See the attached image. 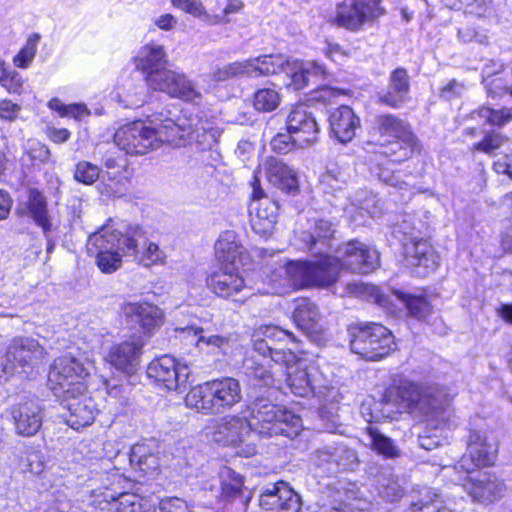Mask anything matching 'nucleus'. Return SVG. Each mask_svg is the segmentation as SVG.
Wrapping results in <instances>:
<instances>
[{
    "instance_id": "f704fd0d",
    "label": "nucleus",
    "mask_w": 512,
    "mask_h": 512,
    "mask_svg": "<svg viewBox=\"0 0 512 512\" xmlns=\"http://www.w3.org/2000/svg\"><path fill=\"white\" fill-rule=\"evenodd\" d=\"M123 166V163H118L114 158H107L105 160V167L108 171L103 176V181L98 187L102 195L121 197L128 191V180L120 175Z\"/></svg>"
},
{
    "instance_id": "052dcab7",
    "label": "nucleus",
    "mask_w": 512,
    "mask_h": 512,
    "mask_svg": "<svg viewBox=\"0 0 512 512\" xmlns=\"http://www.w3.org/2000/svg\"><path fill=\"white\" fill-rule=\"evenodd\" d=\"M477 115L492 125L502 126L512 121V108L494 110L489 107H481L477 111Z\"/></svg>"
},
{
    "instance_id": "58836bf2",
    "label": "nucleus",
    "mask_w": 512,
    "mask_h": 512,
    "mask_svg": "<svg viewBox=\"0 0 512 512\" xmlns=\"http://www.w3.org/2000/svg\"><path fill=\"white\" fill-rule=\"evenodd\" d=\"M334 229L331 222L320 219L315 221L313 231L303 232L301 240L306 244L307 249L313 255H323L324 248L330 247V240L333 237Z\"/></svg>"
},
{
    "instance_id": "de8ad7c7",
    "label": "nucleus",
    "mask_w": 512,
    "mask_h": 512,
    "mask_svg": "<svg viewBox=\"0 0 512 512\" xmlns=\"http://www.w3.org/2000/svg\"><path fill=\"white\" fill-rule=\"evenodd\" d=\"M171 4L193 17L203 19L210 25L221 24L225 21L223 16L207 13L201 0H171Z\"/></svg>"
},
{
    "instance_id": "7c9ffc66",
    "label": "nucleus",
    "mask_w": 512,
    "mask_h": 512,
    "mask_svg": "<svg viewBox=\"0 0 512 512\" xmlns=\"http://www.w3.org/2000/svg\"><path fill=\"white\" fill-rule=\"evenodd\" d=\"M265 172L268 182L274 187L292 193L298 189V178L296 173L279 158L269 157L260 166Z\"/></svg>"
},
{
    "instance_id": "4be33fe9",
    "label": "nucleus",
    "mask_w": 512,
    "mask_h": 512,
    "mask_svg": "<svg viewBox=\"0 0 512 512\" xmlns=\"http://www.w3.org/2000/svg\"><path fill=\"white\" fill-rule=\"evenodd\" d=\"M278 205L261 189L255 188L249 205L250 224L261 237L272 234L277 219Z\"/></svg>"
},
{
    "instance_id": "c756f323",
    "label": "nucleus",
    "mask_w": 512,
    "mask_h": 512,
    "mask_svg": "<svg viewBox=\"0 0 512 512\" xmlns=\"http://www.w3.org/2000/svg\"><path fill=\"white\" fill-rule=\"evenodd\" d=\"M283 73L289 79L285 85L298 91L305 88L311 79H320L325 74V68L316 62H303L289 57Z\"/></svg>"
},
{
    "instance_id": "bb28decb",
    "label": "nucleus",
    "mask_w": 512,
    "mask_h": 512,
    "mask_svg": "<svg viewBox=\"0 0 512 512\" xmlns=\"http://www.w3.org/2000/svg\"><path fill=\"white\" fill-rule=\"evenodd\" d=\"M371 293L375 294L376 301L380 306L388 307L392 303L393 298L402 304L408 311V314L417 319L424 321L432 313V306L425 296L412 295L400 290H392L389 296L380 295L376 287H371Z\"/></svg>"
},
{
    "instance_id": "4468645a",
    "label": "nucleus",
    "mask_w": 512,
    "mask_h": 512,
    "mask_svg": "<svg viewBox=\"0 0 512 512\" xmlns=\"http://www.w3.org/2000/svg\"><path fill=\"white\" fill-rule=\"evenodd\" d=\"M398 233L401 238L405 261L411 267H423L433 271L439 264V257L427 240L419 236L415 228H409L406 220L399 226Z\"/></svg>"
},
{
    "instance_id": "f3484780",
    "label": "nucleus",
    "mask_w": 512,
    "mask_h": 512,
    "mask_svg": "<svg viewBox=\"0 0 512 512\" xmlns=\"http://www.w3.org/2000/svg\"><path fill=\"white\" fill-rule=\"evenodd\" d=\"M380 0H345L337 7L334 23L351 31H358L362 26L379 17L382 9Z\"/></svg>"
},
{
    "instance_id": "39448f33",
    "label": "nucleus",
    "mask_w": 512,
    "mask_h": 512,
    "mask_svg": "<svg viewBox=\"0 0 512 512\" xmlns=\"http://www.w3.org/2000/svg\"><path fill=\"white\" fill-rule=\"evenodd\" d=\"M314 261H289L273 271L269 278L270 289L263 293L283 294L291 288L309 286L327 287L339 277L340 265L330 255H315Z\"/></svg>"
},
{
    "instance_id": "f03ea898",
    "label": "nucleus",
    "mask_w": 512,
    "mask_h": 512,
    "mask_svg": "<svg viewBox=\"0 0 512 512\" xmlns=\"http://www.w3.org/2000/svg\"><path fill=\"white\" fill-rule=\"evenodd\" d=\"M95 372L91 352L78 350L57 357L50 366L48 384L53 394L62 400L67 413V425L74 430L91 425L98 413L96 403L87 395V379Z\"/></svg>"
},
{
    "instance_id": "3c124183",
    "label": "nucleus",
    "mask_w": 512,
    "mask_h": 512,
    "mask_svg": "<svg viewBox=\"0 0 512 512\" xmlns=\"http://www.w3.org/2000/svg\"><path fill=\"white\" fill-rule=\"evenodd\" d=\"M41 36L38 33L29 35L24 46L13 57V64L17 68L27 69L32 64Z\"/></svg>"
},
{
    "instance_id": "864d4df0",
    "label": "nucleus",
    "mask_w": 512,
    "mask_h": 512,
    "mask_svg": "<svg viewBox=\"0 0 512 512\" xmlns=\"http://www.w3.org/2000/svg\"><path fill=\"white\" fill-rule=\"evenodd\" d=\"M412 512H452L442 498L433 491H427L420 501L412 504Z\"/></svg>"
},
{
    "instance_id": "37998d69",
    "label": "nucleus",
    "mask_w": 512,
    "mask_h": 512,
    "mask_svg": "<svg viewBox=\"0 0 512 512\" xmlns=\"http://www.w3.org/2000/svg\"><path fill=\"white\" fill-rule=\"evenodd\" d=\"M28 211L34 222L47 234L51 230V222L47 212L45 197L37 190H31L28 198Z\"/></svg>"
},
{
    "instance_id": "603ef678",
    "label": "nucleus",
    "mask_w": 512,
    "mask_h": 512,
    "mask_svg": "<svg viewBox=\"0 0 512 512\" xmlns=\"http://www.w3.org/2000/svg\"><path fill=\"white\" fill-rule=\"evenodd\" d=\"M48 107L59 113L61 117H71L76 121H82L90 115V111L84 104L65 105L60 99L52 98L48 102Z\"/></svg>"
},
{
    "instance_id": "8fccbe9b",
    "label": "nucleus",
    "mask_w": 512,
    "mask_h": 512,
    "mask_svg": "<svg viewBox=\"0 0 512 512\" xmlns=\"http://www.w3.org/2000/svg\"><path fill=\"white\" fill-rule=\"evenodd\" d=\"M280 102V93L275 88H261L254 93L253 106L259 112L274 111Z\"/></svg>"
},
{
    "instance_id": "680f3d73",
    "label": "nucleus",
    "mask_w": 512,
    "mask_h": 512,
    "mask_svg": "<svg viewBox=\"0 0 512 512\" xmlns=\"http://www.w3.org/2000/svg\"><path fill=\"white\" fill-rule=\"evenodd\" d=\"M487 93L490 97L496 98L506 94L511 95V81L504 78L502 75H495L494 77H485L483 80Z\"/></svg>"
},
{
    "instance_id": "6ab92c4d",
    "label": "nucleus",
    "mask_w": 512,
    "mask_h": 512,
    "mask_svg": "<svg viewBox=\"0 0 512 512\" xmlns=\"http://www.w3.org/2000/svg\"><path fill=\"white\" fill-rule=\"evenodd\" d=\"M340 270L345 267L355 273L367 274L379 266V253L366 244L352 240L337 249Z\"/></svg>"
},
{
    "instance_id": "ddd939ff",
    "label": "nucleus",
    "mask_w": 512,
    "mask_h": 512,
    "mask_svg": "<svg viewBox=\"0 0 512 512\" xmlns=\"http://www.w3.org/2000/svg\"><path fill=\"white\" fill-rule=\"evenodd\" d=\"M458 481L473 503L490 505L506 494L504 481L488 472H458Z\"/></svg>"
},
{
    "instance_id": "a211bd4d",
    "label": "nucleus",
    "mask_w": 512,
    "mask_h": 512,
    "mask_svg": "<svg viewBox=\"0 0 512 512\" xmlns=\"http://www.w3.org/2000/svg\"><path fill=\"white\" fill-rule=\"evenodd\" d=\"M209 290L220 298L237 300V296H247L253 286L236 267H222L206 278Z\"/></svg>"
},
{
    "instance_id": "7ed1b4c3",
    "label": "nucleus",
    "mask_w": 512,
    "mask_h": 512,
    "mask_svg": "<svg viewBox=\"0 0 512 512\" xmlns=\"http://www.w3.org/2000/svg\"><path fill=\"white\" fill-rule=\"evenodd\" d=\"M87 251L95 256L97 266L104 273L118 270L124 257L146 267L163 263L166 257L156 243L146 241L139 226H129L122 232L105 225L89 236Z\"/></svg>"
},
{
    "instance_id": "a878e982",
    "label": "nucleus",
    "mask_w": 512,
    "mask_h": 512,
    "mask_svg": "<svg viewBox=\"0 0 512 512\" xmlns=\"http://www.w3.org/2000/svg\"><path fill=\"white\" fill-rule=\"evenodd\" d=\"M215 257L222 267L244 266L249 263L250 255L242 245L239 236L232 230L223 231L215 242Z\"/></svg>"
},
{
    "instance_id": "5fc2aeb1",
    "label": "nucleus",
    "mask_w": 512,
    "mask_h": 512,
    "mask_svg": "<svg viewBox=\"0 0 512 512\" xmlns=\"http://www.w3.org/2000/svg\"><path fill=\"white\" fill-rule=\"evenodd\" d=\"M258 336L262 337L265 341H268L271 345L278 347V344L295 342V336L284 329L274 325H264L256 329Z\"/></svg>"
},
{
    "instance_id": "4d7b16f0",
    "label": "nucleus",
    "mask_w": 512,
    "mask_h": 512,
    "mask_svg": "<svg viewBox=\"0 0 512 512\" xmlns=\"http://www.w3.org/2000/svg\"><path fill=\"white\" fill-rule=\"evenodd\" d=\"M358 494L359 492L355 485H352L346 491L344 508H332L324 512H368L370 502L360 498Z\"/></svg>"
},
{
    "instance_id": "9b49d317",
    "label": "nucleus",
    "mask_w": 512,
    "mask_h": 512,
    "mask_svg": "<svg viewBox=\"0 0 512 512\" xmlns=\"http://www.w3.org/2000/svg\"><path fill=\"white\" fill-rule=\"evenodd\" d=\"M352 336L351 351L369 361L380 360L396 349L393 334L381 324L359 328Z\"/></svg>"
},
{
    "instance_id": "79ce46f5",
    "label": "nucleus",
    "mask_w": 512,
    "mask_h": 512,
    "mask_svg": "<svg viewBox=\"0 0 512 512\" xmlns=\"http://www.w3.org/2000/svg\"><path fill=\"white\" fill-rule=\"evenodd\" d=\"M168 95L194 104H200L203 99L201 91L196 88L195 84L184 73L178 71L175 81L169 88Z\"/></svg>"
},
{
    "instance_id": "20e7f679",
    "label": "nucleus",
    "mask_w": 512,
    "mask_h": 512,
    "mask_svg": "<svg viewBox=\"0 0 512 512\" xmlns=\"http://www.w3.org/2000/svg\"><path fill=\"white\" fill-rule=\"evenodd\" d=\"M453 396L438 385L423 387L407 379H401L388 387L383 400L402 413L424 416L427 421L444 422L449 416Z\"/></svg>"
},
{
    "instance_id": "4c0bfd02",
    "label": "nucleus",
    "mask_w": 512,
    "mask_h": 512,
    "mask_svg": "<svg viewBox=\"0 0 512 512\" xmlns=\"http://www.w3.org/2000/svg\"><path fill=\"white\" fill-rule=\"evenodd\" d=\"M181 331L194 337L198 350L209 354H226L230 349V338L223 335H206L203 328L186 327Z\"/></svg>"
},
{
    "instance_id": "c85d7f7f",
    "label": "nucleus",
    "mask_w": 512,
    "mask_h": 512,
    "mask_svg": "<svg viewBox=\"0 0 512 512\" xmlns=\"http://www.w3.org/2000/svg\"><path fill=\"white\" fill-rule=\"evenodd\" d=\"M9 413L17 435L34 436L42 426V410L36 403L24 402L13 405Z\"/></svg>"
},
{
    "instance_id": "aec40b11",
    "label": "nucleus",
    "mask_w": 512,
    "mask_h": 512,
    "mask_svg": "<svg viewBox=\"0 0 512 512\" xmlns=\"http://www.w3.org/2000/svg\"><path fill=\"white\" fill-rule=\"evenodd\" d=\"M497 454L496 445L489 441L484 432L472 431L468 439L467 453L454 466L457 472H472L480 467L494 464Z\"/></svg>"
},
{
    "instance_id": "bf43d9fd",
    "label": "nucleus",
    "mask_w": 512,
    "mask_h": 512,
    "mask_svg": "<svg viewBox=\"0 0 512 512\" xmlns=\"http://www.w3.org/2000/svg\"><path fill=\"white\" fill-rule=\"evenodd\" d=\"M100 177V168L88 161H80L76 164L74 178L85 185L93 184Z\"/></svg>"
},
{
    "instance_id": "a18cd8bd",
    "label": "nucleus",
    "mask_w": 512,
    "mask_h": 512,
    "mask_svg": "<svg viewBox=\"0 0 512 512\" xmlns=\"http://www.w3.org/2000/svg\"><path fill=\"white\" fill-rule=\"evenodd\" d=\"M375 166L372 168L376 176L387 185L403 189L408 185L406 181L402 180V171L395 170L392 166L396 162H391L387 158L379 157L375 154Z\"/></svg>"
},
{
    "instance_id": "cd10ccee",
    "label": "nucleus",
    "mask_w": 512,
    "mask_h": 512,
    "mask_svg": "<svg viewBox=\"0 0 512 512\" xmlns=\"http://www.w3.org/2000/svg\"><path fill=\"white\" fill-rule=\"evenodd\" d=\"M161 450L155 440H145L134 444L129 453L130 465L144 475L152 476L162 465Z\"/></svg>"
},
{
    "instance_id": "338daca9",
    "label": "nucleus",
    "mask_w": 512,
    "mask_h": 512,
    "mask_svg": "<svg viewBox=\"0 0 512 512\" xmlns=\"http://www.w3.org/2000/svg\"><path fill=\"white\" fill-rule=\"evenodd\" d=\"M507 141L508 139L501 134L493 133L487 135L482 141L475 144L474 148L484 153H491L494 150L504 146Z\"/></svg>"
},
{
    "instance_id": "c03bdc74",
    "label": "nucleus",
    "mask_w": 512,
    "mask_h": 512,
    "mask_svg": "<svg viewBox=\"0 0 512 512\" xmlns=\"http://www.w3.org/2000/svg\"><path fill=\"white\" fill-rule=\"evenodd\" d=\"M253 345L254 350L262 355L264 358L270 357V359L278 364L289 363L294 360L295 354L291 349H284L282 347H276L271 345L268 341L258 336V331L255 330L253 334Z\"/></svg>"
},
{
    "instance_id": "f8f14e48",
    "label": "nucleus",
    "mask_w": 512,
    "mask_h": 512,
    "mask_svg": "<svg viewBox=\"0 0 512 512\" xmlns=\"http://www.w3.org/2000/svg\"><path fill=\"white\" fill-rule=\"evenodd\" d=\"M147 376L161 384L166 390L185 392L192 383L190 365L170 355L152 360L147 367Z\"/></svg>"
},
{
    "instance_id": "2f4dec72",
    "label": "nucleus",
    "mask_w": 512,
    "mask_h": 512,
    "mask_svg": "<svg viewBox=\"0 0 512 512\" xmlns=\"http://www.w3.org/2000/svg\"><path fill=\"white\" fill-rule=\"evenodd\" d=\"M372 144L379 147V150L376 151L377 156L397 163L409 159L419 149L415 135H411L409 138L406 136L399 139L373 140L368 142V146Z\"/></svg>"
},
{
    "instance_id": "69168bd1",
    "label": "nucleus",
    "mask_w": 512,
    "mask_h": 512,
    "mask_svg": "<svg viewBox=\"0 0 512 512\" xmlns=\"http://www.w3.org/2000/svg\"><path fill=\"white\" fill-rule=\"evenodd\" d=\"M380 495L389 502H396L404 495V489L395 479H388L380 488Z\"/></svg>"
},
{
    "instance_id": "473e14b6",
    "label": "nucleus",
    "mask_w": 512,
    "mask_h": 512,
    "mask_svg": "<svg viewBox=\"0 0 512 512\" xmlns=\"http://www.w3.org/2000/svg\"><path fill=\"white\" fill-rule=\"evenodd\" d=\"M329 122L332 134L342 143L351 141L360 125L359 118L350 107L345 105L338 107L331 113Z\"/></svg>"
},
{
    "instance_id": "c9c22d12",
    "label": "nucleus",
    "mask_w": 512,
    "mask_h": 512,
    "mask_svg": "<svg viewBox=\"0 0 512 512\" xmlns=\"http://www.w3.org/2000/svg\"><path fill=\"white\" fill-rule=\"evenodd\" d=\"M410 90L409 76L405 69H395L389 77L387 91L381 96L386 105L398 108L406 102Z\"/></svg>"
},
{
    "instance_id": "49530a36",
    "label": "nucleus",
    "mask_w": 512,
    "mask_h": 512,
    "mask_svg": "<svg viewBox=\"0 0 512 512\" xmlns=\"http://www.w3.org/2000/svg\"><path fill=\"white\" fill-rule=\"evenodd\" d=\"M221 495L225 499H236L242 495L243 477L229 467H223L219 472Z\"/></svg>"
},
{
    "instance_id": "72a5a7b5",
    "label": "nucleus",
    "mask_w": 512,
    "mask_h": 512,
    "mask_svg": "<svg viewBox=\"0 0 512 512\" xmlns=\"http://www.w3.org/2000/svg\"><path fill=\"white\" fill-rule=\"evenodd\" d=\"M168 59L164 47L151 42L143 45L135 56L136 68L145 74V79L154 72L164 69Z\"/></svg>"
},
{
    "instance_id": "6e6552de",
    "label": "nucleus",
    "mask_w": 512,
    "mask_h": 512,
    "mask_svg": "<svg viewBox=\"0 0 512 512\" xmlns=\"http://www.w3.org/2000/svg\"><path fill=\"white\" fill-rule=\"evenodd\" d=\"M254 431L246 411L226 415L218 419L213 427H207V435L222 445L232 446L245 457L256 453V446L250 438Z\"/></svg>"
},
{
    "instance_id": "1a4fd4ad",
    "label": "nucleus",
    "mask_w": 512,
    "mask_h": 512,
    "mask_svg": "<svg viewBox=\"0 0 512 512\" xmlns=\"http://www.w3.org/2000/svg\"><path fill=\"white\" fill-rule=\"evenodd\" d=\"M126 482V478L116 469L111 474L109 486L101 493H94L93 504L103 512H155L156 502L152 498L116 491L117 488H124Z\"/></svg>"
},
{
    "instance_id": "412c9836",
    "label": "nucleus",
    "mask_w": 512,
    "mask_h": 512,
    "mask_svg": "<svg viewBox=\"0 0 512 512\" xmlns=\"http://www.w3.org/2000/svg\"><path fill=\"white\" fill-rule=\"evenodd\" d=\"M286 127L298 148L309 147L318 140L320 132L318 123L305 105H296L291 109L287 116Z\"/></svg>"
},
{
    "instance_id": "9d476101",
    "label": "nucleus",
    "mask_w": 512,
    "mask_h": 512,
    "mask_svg": "<svg viewBox=\"0 0 512 512\" xmlns=\"http://www.w3.org/2000/svg\"><path fill=\"white\" fill-rule=\"evenodd\" d=\"M45 348L32 337L12 340L5 355H0V378L16 373L28 374L45 358Z\"/></svg>"
},
{
    "instance_id": "ea45409f",
    "label": "nucleus",
    "mask_w": 512,
    "mask_h": 512,
    "mask_svg": "<svg viewBox=\"0 0 512 512\" xmlns=\"http://www.w3.org/2000/svg\"><path fill=\"white\" fill-rule=\"evenodd\" d=\"M414 135L409 125L400 118L391 115H380L376 119L374 140L383 141L384 139H399Z\"/></svg>"
},
{
    "instance_id": "423d86ee",
    "label": "nucleus",
    "mask_w": 512,
    "mask_h": 512,
    "mask_svg": "<svg viewBox=\"0 0 512 512\" xmlns=\"http://www.w3.org/2000/svg\"><path fill=\"white\" fill-rule=\"evenodd\" d=\"M241 400L240 382L232 377H222L193 387L185 397V404L204 415H214L232 409Z\"/></svg>"
},
{
    "instance_id": "6e6d98bb",
    "label": "nucleus",
    "mask_w": 512,
    "mask_h": 512,
    "mask_svg": "<svg viewBox=\"0 0 512 512\" xmlns=\"http://www.w3.org/2000/svg\"><path fill=\"white\" fill-rule=\"evenodd\" d=\"M177 77V71L164 68L158 72H154L146 78V84L154 91H160L169 94V88Z\"/></svg>"
},
{
    "instance_id": "a19ab883",
    "label": "nucleus",
    "mask_w": 512,
    "mask_h": 512,
    "mask_svg": "<svg viewBox=\"0 0 512 512\" xmlns=\"http://www.w3.org/2000/svg\"><path fill=\"white\" fill-rule=\"evenodd\" d=\"M331 455V467L333 470L353 469L357 464V455L354 450L344 445H325L318 449V456Z\"/></svg>"
},
{
    "instance_id": "e433bc0d",
    "label": "nucleus",
    "mask_w": 512,
    "mask_h": 512,
    "mask_svg": "<svg viewBox=\"0 0 512 512\" xmlns=\"http://www.w3.org/2000/svg\"><path fill=\"white\" fill-rule=\"evenodd\" d=\"M289 56L262 55L245 60L246 76L257 77L283 73Z\"/></svg>"
},
{
    "instance_id": "5701e85b",
    "label": "nucleus",
    "mask_w": 512,
    "mask_h": 512,
    "mask_svg": "<svg viewBox=\"0 0 512 512\" xmlns=\"http://www.w3.org/2000/svg\"><path fill=\"white\" fill-rule=\"evenodd\" d=\"M144 341L141 336H132L114 344L108 350L105 361L116 370L132 375L140 364Z\"/></svg>"
},
{
    "instance_id": "09e8293b",
    "label": "nucleus",
    "mask_w": 512,
    "mask_h": 512,
    "mask_svg": "<svg viewBox=\"0 0 512 512\" xmlns=\"http://www.w3.org/2000/svg\"><path fill=\"white\" fill-rule=\"evenodd\" d=\"M366 433L372 450L386 458L399 456L400 451L392 439L386 437L376 427L368 426Z\"/></svg>"
},
{
    "instance_id": "b1692460",
    "label": "nucleus",
    "mask_w": 512,
    "mask_h": 512,
    "mask_svg": "<svg viewBox=\"0 0 512 512\" xmlns=\"http://www.w3.org/2000/svg\"><path fill=\"white\" fill-rule=\"evenodd\" d=\"M121 313L128 323L139 326L144 335H152L165 321L164 312L149 302H125Z\"/></svg>"
},
{
    "instance_id": "774afa93",
    "label": "nucleus",
    "mask_w": 512,
    "mask_h": 512,
    "mask_svg": "<svg viewBox=\"0 0 512 512\" xmlns=\"http://www.w3.org/2000/svg\"><path fill=\"white\" fill-rule=\"evenodd\" d=\"M155 512H192L187 503L179 498L162 500L158 506L155 505Z\"/></svg>"
},
{
    "instance_id": "393cba45",
    "label": "nucleus",
    "mask_w": 512,
    "mask_h": 512,
    "mask_svg": "<svg viewBox=\"0 0 512 512\" xmlns=\"http://www.w3.org/2000/svg\"><path fill=\"white\" fill-rule=\"evenodd\" d=\"M259 505L267 512H298L300 497L287 483L278 482L261 493Z\"/></svg>"
},
{
    "instance_id": "13d9d810",
    "label": "nucleus",
    "mask_w": 512,
    "mask_h": 512,
    "mask_svg": "<svg viewBox=\"0 0 512 512\" xmlns=\"http://www.w3.org/2000/svg\"><path fill=\"white\" fill-rule=\"evenodd\" d=\"M238 76H246L245 61L233 62L217 68L208 77L210 81L219 83Z\"/></svg>"
},
{
    "instance_id": "2eb2a0df",
    "label": "nucleus",
    "mask_w": 512,
    "mask_h": 512,
    "mask_svg": "<svg viewBox=\"0 0 512 512\" xmlns=\"http://www.w3.org/2000/svg\"><path fill=\"white\" fill-rule=\"evenodd\" d=\"M282 364L286 368L287 385L294 395L305 397L316 388L325 387L327 381L317 364L296 360V357L293 361Z\"/></svg>"
},
{
    "instance_id": "dca6fc26",
    "label": "nucleus",
    "mask_w": 512,
    "mask_h": 512,
    "mask_svg": "<svg viewBox=\"0 0 512 512\" xmlns=\"http://www.w3.org/2000/svg\"><path fill=\"white\" fill-rule=\"evenodd\" d=\"M294 323L317 346H325L329 341V335L322 314L318 306L307 298L294 301L292 313Z\"/></svg>"
},
{
    "instance_id": "0eeeda50",
    "label": "nucleus",
    "mask_w": 512,
    "mask_h": 512,
    "mask_svg": "<svg viewBox=\"0 0 512 512\" xmlns=\"http://www.w3.org/2000/svg\"><path fill=\"white\" fill-rule=\"evenodd\" d=\"M247 412L253 431L261 436L284 435L293 438L302 429L300 416L265 398L256 399Z\"/></svg>"
},
{
    "instance_id": "f257e3e1",
    "label": "nucleus",
    "mask_w": 512,
    "mask_h": 512,
    "mask_svg": "<svg viewBox=\"0 0 512 512\" xmlns=\"http://www.w3.org/2000/svg\"><path fill=\"white\" fill-rule=\"evenodd\" d=\"M221 134L214 122L198 114L183 112L173 120L158 113L120 126L114 142L127 154L144 155L165 143L175 146L195 143L198 149L207 150L218 142Z\"/></svg>"
},
{
    "instance_id": "0e129e2a",
    "label": "nucleus",
    "mask_w": 512,
    "mask_h": 512,
    "mask_svg": "<svg viewBox=\"0 0 512 512\" xmlns=\"http://www.w3.org/2000/svg\"><path fill=\"white\" fill-rule=\"evenodd\" d=\"M320 185L324 193H335L341 191L345 185L343 174L337 173L332 169H328L320 177Z\"/></svg>"
},
{
    "instance_id": "e2e57ef3",
    "label": "nucleus",
    "mask_w": 512,
    "mask_h": 512,
    "mask_svg": "<svg viewBox=\"0 0 512 512\" xmlns=\"http://www.w3.org/2000/svg\"><path fill=\"white\" fill-rule=\"evenodd\" d=\"M25 80L22 75L13 69L6 68L4 75L0 78V85L10 94H22Z\"/></svg>"
}]
</instances>
